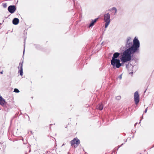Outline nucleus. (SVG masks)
<instances>
[{
  "mask_svg": "<svg viewBox=\"0 0 154 154\" xmlns=\"http://www.w3.org/2000/svg\"><path fill=\"white\" fill-rule=\"evenodd\" d=\"M140 47V42L136 37L134 39L133 43L131 38L130 37H128L125 46V50L123 53H121L122 55L120 56V59L111 60V64L113 68L115 69L119 68L122 64L131 60L132 58L131 54L139 52Z\"/></svg>",
  "mask_w": 154,
  "mask_h": 154,
  "instance_id": "1",
  "label": "nucleus"
},
{
  "mask_svg": "<svg viewBox=\"0 0 154 154\" xmlns=\"http://www.w3.org/2000/svg\"><path fill=\"white\" fill-rule=\"evenodd\" d=\"M104 20L105 22V28H106L109 24L110 22V15L107 13L104 15Z\"/></svg>",
  "mask_w": 154,
  "mask_h": 154,
  "instance_id": "2",
  "label": "nucleus"
},
{
  "mask_svg": "<svg viewBox=\"0 0 154 154\" xmlns=\"http://www.w3.org/2000/svg\"><path fill=\"white\" fill-rule=\"evenodd\" d=\"M71 146L74 147V148L77 147L80 143V141L77 138L75 137L70 142Z\"/></svg>",
  "mask_w": 154,
  "mask_h": 154,
  "instance_id": "3",
  "label": "nucleus"
},
{
  "mask_svg": "<svg viewBox=\"0 0 154 154\" xmlns=\"http://www.w3.org/2000/svg\"><path fill=\"white\" fill-rule=\"evenodd\" d=\"M17 7L15 5H10L8 7V10L11 14L14 13L16 10Z\"/></svg>",
  "mask_w": 154,
  "mask_h": 154,
  "instance_id": "4",
  "label": "nucleus"
},
{
  "mask_svg": "<svg viewBox=\"0 0 154 154\" xmlns=\"http://www.w3.org/2000/svg\"><path fill=\"white\" fill-rule=\"evenodd\" d=\"M139 99L140 97L137 91H136L134 94V100L136 104H138L139 102Z\"/></svg>",
  "mask_w": 154,
  "mask_h": 154,
  "instance_id": "5",
  "label": "nucleus"
},
{
  "mask_svg": "<svg viewBox=\"0 0 154 154\" xmlns=\"http://www.w3.org/2000/svg\"><path fill=\"white\" fill-rule=\"evenodd\" d=\"M113 10L115 12L113 14V12L112 13V14L111 17H113V18H114L115 17V16L117 12V9L116 8V7H113L109 10V11H112Z\"/></svg>",
  "mask_w": 154,
  "mask_h": 154,
  "instance_id": "6",
  "label": "nucleus"
},
{
  "mask_svg": "<svg viewBox=\"0 0 154 154\" xmlns=\"http://www.w3.org/2000/svg\"><path fill=\"white\" fill-rule=\"evenodd\" d=\"M122 53H118V52H115L113 54V56L112 57V59L111 60H115L119 59L117 58H118L121 54V55H122L121 54Z\"/></svg>",
  "mask_w": 154,
  "mask_h": 154,
  "instance_id": "7",
  "label": "nucleus"
},
{
  "mask_svg": "<svg viewBox=\"0 0 154 154\" xmlns=\"http://www.w3.org/2000/svg\"><path fill=\"white\" fill-rule=\"evenodd\" d=\"M23 61L21 63H19V65L20 66V70L19 71V72H20V74L21 76H22L23 75Z\"/></svg>",
  "mask_w": 154,
  "mask_h": 154,
  "instance_id": "8",
  "label": "nucleus"
},
{
  "mask_svg": "<svg viewBox=\"0 0 154 154\" xmlns=\"http://www.w3.org/2000/svg\"><path fill=\"white\" fill-rule=\"evenodd\" d=\"M98 19L99 18H97L94 19V20H92V21L89 25V27H92L94 25V24L96 22Z\"/></svg>",
  "mask_w": 154,
  "mask_h": 154,
  "instance_id": "9",
  "label": "nucleus"
},
{
  "mask_svg": "<svg viewBox=\"0 0 154 154\" xmlns=\"http://www.w3.org/2000/svg\"><path fill=\"white\" fill-rule=\"evenodd\" d=\"M6 147L5 143L2 141L0 140V149H4Z\"/></svg>",
  "mask_w": 154,
  "mask_h": 154,
  "instance_id": "10",
  "label": "nucleus"
},
{
  "mask_svg": "<svg viewBox=\"0 0 154 154\" xmlns=\"http://www.w3.org/2000/svg\"><path fill=\"white\" fill-rule=\"evenodd\" d=\"M6 103L5 100L0 95V105L3 106Z\"/></svg>",
  "mask_w": 154,
  "mask_h": 154,
  "instance_id": "11",
  "label": "nucleus"
},
{
  "mask_svg": "<svg viewBox=\"0 0 154 154\" xmlns=\"http://www.w3.org/2000/svg\"><path fill=\"white\" fill-rule=\"evenodd\" d=\"M19 22V19L18 18H15L12 20L13 23L15 25H17L18 24Z\"/></svg>",
  "mask_w": 154,
  "mask_h": 154,
  "instance_id": "12",
  "label": "nucleus"
},
{
  "mask_svg": "<svg viewBox=\"0 0 154 154\" xmlns=\"http://www.w3.org/2000/svg\"><path fill=\"white\" fill-rule=\"evenodd\" d=\"M96 108L100 110H102L103 109V105L102 103H99L97 106Z\"/></svg>",
  "mask_w": 154,
  "mask_h": 154,
  "instance_id": "13",
  "label": "nucleus"
},
{
  "mask_svg": "<svg viewBox=\"0 0 154 154\" xmlns=\"http://www.w3.org/2000/svg\"><path fill=\"white\" fill-rule=\"evenodd\" d=\"M2 6L4 8H6L7 7L6 3H3L2 4Z\"/></svg>",
  "mask_w": 154,
  "mask_h": 154,
  "instance_id": "14",
  "label": "nucleus"
},
{
  "mask_svg": "<svg viewBox=\"0 0 154 154\" xmlns=\"http://www.w3.org/2000/svg\"><path fill=\"white\" fill-rule=\"evenodd\" d=\"M14 92L16 93H18L20 91L18 89L15 88L14 90Z\"/></svg>",
  "mask_w": 154,
  "mask_h": 154,
  "instance_id": "15",
  "label": "nucleus"
},
{
  "mask_svg": "<svg viewBox=\"0 0 154 154\" xmlns=\"http://www.w3.org/2000/svg\"><path fill=\"white\" fill-rule=\"evenodd\" d=\"M121 98V97L120 96H117L116 97V99L117 100H119Z\"/></svg>",
  "mask_w": 154,
  "mask_h": 154,
  "instance_id": "16",
  "label": "nucleus"
},
{
  "mask_svg": "<svg viewBox=\"0 0 154 154\" xmlns=\"http://www.w3.org/2000/svg\"><path fill=\"white\" fill-rule=\"evenodd\" d=\"M24 50H23V55L24 54V53L25 52V39H24Z\"/></svg>",
  "mask_w": 154,
  "mask_h": 154,
  "instance_id": "17",
  "label": "nucleus"
},
{
  "mask_svg": "<svg viewBox=\"0 0 154 154\" xmlns=\"http://www.w3.org/2000/svg\"><path fill=\"white\" fill-rule=\"evenodd\" d=\"M122 74H121V75H120L118 77V78L120 80H121L122 78Z\"/></svg>",
  "mask_w": 154,
  "mask_h": 154,
  "instance_id": "18",
  "label": "nucleus"
},
{
  "mask_svg": "<svg viewBox=\"0 0 154 154\" xmlns=\"http://www.w3.org/2000/svg\"><path fill=\"white\" fill-rule=\"evenodd\" d=\"M124 143H122L121 145L119 146V147L117 148L116 149V148H115V149H116L117 150H118L119 148L122 145H123Z\"/></svg>",
  "mask_w": 154,
  "mask_h": 154,
  "instance_id": "19",
  "label": "nucleus"
},
{
  "mask_svg": "<svg viewBox=\"0 0 154 154\" xmlns=\"http://www.w3.org/2000/svg\"><path fill=\"white\" fill-rule=\"evenodd\" d=\"M147 108H146L145 109V111H144V113H146V112L147 111Z\"/></svg>",
  "mask_w": 154,
  "mask_h": 154,
  "instance_id": "20",
  "label": "nucleus"
},
{
  "mask_svg": "<svg viewBox=\"0 0 154 154\" xmlns=\"http://www.w3.org/2000/svg\"><path fill=\"white\" fill-rule=\"evenodd\" d=\"M143 114L142 116L141 117V119L140 120V121L142 119H143Z\"/></svg>",
  "mask_w": 154,
  "mask_h": 154,
  "instance_id": "21",
  "label": "nucleus"
},
{
  "mask_svg": "<svg viewBox=\"0 0 154 154\" xmlns=\"http://www.w3.org/2000/svg\"><path fill=\"white\" fill-rule=\"evenodd\" d=\"M147 89V88H146V90H145V91H144V93H145L146 92V91Z\"/></svg>",
  "mask_w": 154,
  "mask_h": 154,
  "instance_id": "22",
  "label": "nucleus"
},
{
  "mask_svg": "<svg viewBox=\"0 0 154 154\" xmlns=\"http://www.w3.org/2000/svg\"><path fill=\"white\" fill-rule=\"evenodd\" d=\"M3 71H1V72H0V73H1V74H3Z\"/></svg>",
  "mask_w": 154,
  "mask_h": 154,
  "instance_id": "23",
  "label": "nucleus"
},
{
  "mask_svg": "<svg viewBox=\"0 0 154 154\" xmlns=\"http://www.w3.org/2000/svg\"><path fill=\"white\" fill-rule=\"evenodd\" d=\"M68 154H71L70 153V152H68Z\"/></svg>",
  "mask_w": 154,
  "mask_h": 154,
  "instance_id": "24",
  "label": "nucleus"
},
{
  "mask_svg": "<svg viewBox=\"0 0 154 154\" xmlns=\"http://www.w3.org/2000/svg\"><path fill=\"white\" fill-rule=\"evenodd\" d=\"M128 66V64H126V68Z\"/></svg>",
  "mask_w": 154,
  "mask_h": 154,
  "instance_id": "25",
  "label": "nucleus"
},
{
  "mask_svg": "<svg viewBox=\"0 0 154 154\" xmlns=\"http://www.w3.org/2000/svg\"><path fill=\"white\" fill-rule=\"evenodd\" d=\"M137 123H136L135 124V125H136L137 124Z\"/></svg>",
  "mask_w": 154,
  "mask_h": 154,
  "instance_id": "26",
  "label": "nucleus"
},
{
  "mask_svg": "<svg viewBox=\"0 0 154 154\" xmlns=\"http://www.w3.org/2000/svg\"><path fill=\"white\" fill-rule=\"evenodd\" d=\"M154 147V146H152L151 148H153Z\"/></svg>",
  "mask_w": 154,
  "mask_h": 154,
  "instance_id": "27",
  "label": "nucleus"
},
{
  "mask_svg": "<svg viewBox=\"0 0 154 154\" xmlns=\"http://www.w3.org/2000/svg\"><path fill=\"white\" fill-rule=\"evenodd\" d=\"M154 147V146H152L151 148H153Z\"/></svg>",
  "mask_w": 154,
  "mask_h": 154,
  "instance_id": "28",
  "label": "nucleus"
},
{
  "mask_svg": "<svg viewBox=\"0 0 154 154\" xmlns=\"http://www.w3.org/2000/svg\"><path fill=\"white\" fill-rule=\"evenodd\" d=\"M127 141V140H126V141H125V142H126Z\"/></svg>",
  "mask_w": 154,
  "mask_h": 154,
  "instance_id": "29",
  "label": "nucleus"
},
{
  "mask_svg": "<svg viewBox=\"0 0 154 154\" xmlns=\"http://www.w3.org/2000/svg\"><path fill=\"white\" fill-rule=\"evenodd\" d=\"M63 145H64V144H63V145L62 146H63Z\"/></svg>",
  "mask_w": 154,
  "mask_h": 154,
  "instance_id": "30",
  "label": "nucleus"
},
{
  "mask_svg": "<svg viewBox=\"0 0 154 154\" xmlns=\"http://www.w3.org/2000/svg\"><path fill=\"white\" fill-rule=\"evenodd\" d=\"M131 73H133V72H131Z\"/></svg>",
  "mask_w": 154,
  "mask_h": 154,
  "instance_id": "31",
  "label": "nucleus"
},
{
  "mask_svg": "<svg viewBox=\"0 0 154 154\" xmlns=\"http://www.w3.org/2000/svg\"><path fill=\"white\" fill-rule=\"evenodd\" d=\"M115 154V152H114V154Z\"/></svg>",
  "mask_w": 154,
  "mask_h": 154,
  "instance_id": "32",
  "label": "nucleus"
}]
</instances>
